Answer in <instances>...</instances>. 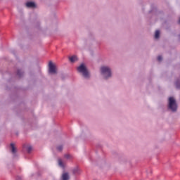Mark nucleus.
Here are the masks:
<instances>
[{"label": "nucleus", "mask_w": 180, "mask_h": 180, "mask_svg": "<svg viewBox=\"0 0 180 180\" xmlns=\"http://www.w3.org/2000/svg\"><path fill=\"white\" fill-rule=\"evenodd\" d=\"M101 74L103 75L105 79L112 77V70L109 67L103 66L101 68Z\"/></svg>", "instance_id": "nucleus-1"}, {"label": "nucleus", "mask_w": 180, "mask_h": 180, "mask_svg": "<svg viewBox=\"0 0 180 180\" xmlns=\"http://www.w3.org/2000/svg\"><path fill=\"white\" fill-rule=\"evenodd\" d=\"M77 71L78 72H80V74H82L84 78H89V72H88V69H86L85 65L82 64L79 66L77 68Z\"/></svg>", "instance_id": "nucleus-2"}, {"label": "nucleus", "mask_w": 180, "mask_h": 180, "mask_svg": "<svg viewBox=\"0 0 180 180\" xmlns=\"http://www.w3.org/2000/svg\"><path fill=\"white\" fill-rule=\"evenodd\" d=\"M169 109L172 112H176L177 106L176 101L174 98V97H170L169 98Z\"/></svg>", "instance_id": "nucleus-3"}, {"label": "nucleus", "mask_w": 180, "mask_h": 180, "mask_svg": "<svg viewBox=\"0 0 180 180\" xmlns=\"http://www.w3.org/2000/svg\"><path fill=\"white\" fill-rule=\"evenodd\" d=\"M49 67L50 74H57V69L56 68V65L53 64V62H49Z\"/></svg>", "instance_id": "nucleus-4"}, {"label": "nucleus", "mask_w": 180, "mask_h": 180, "mask_svg": "<svg viewBox=\"0 0 180 180\" xmlns=\"http://www.w3.org/2000/svg\"><path fill=\"white\" fill-rule=\"evenodd\" d=\"M27 8H36V4L33 1H28L26 3Z\"/></svg>", "instance_id": "nucleus-5"}, {"label": "nucleus", "mask_w": 180, "mask_h": 180, "mask_svg": "<svg viewBox=\"0 0 180 180\" xmlns=\"http://www.w3.org/2000/svg\"><path fill=\"white\" fill-rule=\"evenodd\" d=\"M11 149V153L12 154H16V148L15 147V144L11 143L10 145Z\"/></svg>", "instance_id": "nucleus-6"}, {"label": "nucleus", "mask_w": 180, "mask_h": 180, "mask_svg": "<svg viewBox=\"0 0 180 180\" xmlns=\"http://www.w3.org/2000/svg\"><path fill=\"white\" fill-rule=\"evenodd\" d=\"M69 60H70V63H75V61H77V60H78V58H77V56H72L69 58Z\"/></svg>", "instance_id": "nucleus-7"}, {"label": "nucleus", "mask_w": 180, "mask_h": 180, "mask_svg": "<svg viewBox=\"0 0 180 180\" xmlns=\"http://www.w3.org/2000/svg\"><path fill=\"white\" fill-rule=\"evenodd\" d=\"M58 165L59 167H61V168H65V165H64V162H63V160H61L60 158H59L58 160Z\"/></svg>", "instance_id": "nucleus-8"}, {"label": "nucleus", "mask_w": 180, "mask_h": 180, "mask_svg": "<svg viewBox=\"0 0 180 180\" xmlns=\"http://www.w3.org/2000/svg\"><path fill=\"white\" fill-rule=\"evenodd\" d=\"M63 180H69L70 179V176L68 175V173H65L62 176Z\"/></svg>", "instance_id": "nucleus-9"}, {"label": "nucleus", "mask_w": 180, "mask_h": 180, "mask_svg": "<svg viewBox=\"0 0 180 180\" xmlns=\"http://www.w3.org/2000/svg\"><path fill=\"white\" fill-rule=\"evenodd\" d=\"M17 75H18V77H19V78H22V77H23V72L21 71L20 70H18Z\"/></svg>", "instance_id": "nucleus-10"}, {"label": "nucleus", "mask_w": 180, "mask_h": 180, "mask_svg": "<svg viewBox=\"0 0 180 180\" xmlns=\"http://www.w3.org/2000/svg\"><path fill=\"white\" fill-rule=\"evenodd\" d=\"M64 158H66V160H72V155L67 153L64 155Z\"/></svg>", "instance_id": "nucleus-11"}, {"label": "nucleus", "mask_w": 180, "mask_h": 180, "mask_svg": "<svg viewBox=\"0 0 180 180\" xmlns=\"http://www.w3.org/2000/svg\"><path fill=\"white\" fill-rule=\"evenodd\" d=\"M72 172H73L74 175H78L79 174V170L78 169V167L75 168L72 170Z\"/></svg>", "instance_id": "nucleus-12"}, {"label": "nucleus", "mask_w": 180, "mask_h": 180, "mask_svg": "<svg viewBox=\"0 0 180 180\" xmlns=\"http://www.w3.org/2000/svg\"><path fill=\"white\" fill-rule=\"evenodd\" d=\"M175 85H176V88L177 89H180V80L179 79H177L176 81Z\"/></svg>", "instance_id": "nucleus-13"}, {"label": "nucleus", "mask_w": 180, "mask_h": 180, "mask_svg": "<svg viewBox=\"0 0 180 180\" xmlns=\"http://www.w3.org/2000/svg\"><path fill=\"white\" fill-rule=\"evenodd\" d=\"M155 39H160V30L155 31Z\"/></svg>", "instance_id": "nucleus-14"}, {"label": "nucleus", "mask_w": 180, "mask_h": 180, "mask_svg": "<svg viewBox=\"0 0 180 180\" xmlns=\"http://www.w3.org/2000/svg\"><path fill=\"white\" fill-rule=\"evenodd\" d=\"M32 146L27 147V151L28 154H30V153H32Z\"/></svg>", "instance_id": "nucleus-15"}, {"label": "nucleus", "mask_w": 180, "mask_h": 180, "mask_svg": "<svg viewBox=\"0 0 180 180\" xmlns=\"http://www.w3.org/2000/svg\"><path fill=\"white\" fill-rule=\"evenodd\" d=\"M57 150L58 151H61L63 150V146L60 145L58 146H57Z\"/></svg>", "instance_id": "nucleus-16"}, {"label": "nucleus", "mask_w": 180, "mask_h": 180, "mask_svg": "<svg viewBox=\"0 0 180 180\" xmlns=\"http://www.w3.org/2000/svg\"><path fill=\"white\" fill-rule=\"evenodd\" d=\"M158 61H162V56H158Z\"/></svg>", "instance_id": "nucleus-17"}, {"label": "nucleus", "mask_w": 180, "mask_h": 180, "mask_svg": "<svg viewBox=\"0 0 180 180\" xmlns=\"http://www.w3.org/2000/svg\"><path fill=\"white\" fill-rule=\"evenodd\" d=\"M15 179H16V180H22V177H20V176H17L15 177Z\"/></svg>", "instance_id": "nucleus-18"}]
</instances>
